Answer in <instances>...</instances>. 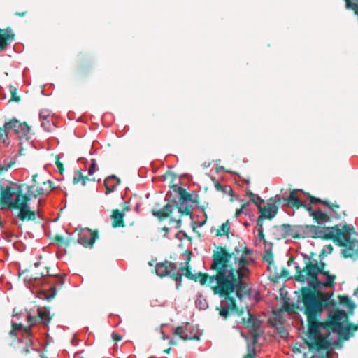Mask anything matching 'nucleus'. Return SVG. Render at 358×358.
Here are the masks:
<instances>
[{"label": "nucleus", "instance_id": "nucleus-56", "mask_svg": "<svg viewBox=\"0 0 358 358\" xmlns=\"http://www.w3.org/2000/svg\"><path fill=\"white\" fill-rule=\"evenodd\" d=\"M40 117L43 118L42 113H40Z\"/></svg>", "mask_w": 358, "mask_h": 358}, {"label": "nucleus", "instance_id": "nucleus-48", "mask_svg": "<svg viewBox=\"0 0 358 358\" xmlns=\"http://www.w3.org/2000/svg\"><path fill=\"white\" fill-rule=\"evenodd\" d=\"M48 343H49V341H48V334H46V341H45L46 345H48Z\"/></svg>", "mask_w": 358, "mask_h": 358}, {"label": "nucleus", "instance_id": "nucleus-34", "mask_svg": "<svg viewBox=\"0 0 358 358\" xmlns=\"http://www.w3.org/2000/svg\"><path fill=\"white\" fill-rule=\"evenodd\" d=\"M17 90L15 87H14V86L10 87V92L11 94L10 101H12L18 102L20 101V97L19 96H17Z\"/></svg>", "mask_w": 358, "mask_h": 358}, {"label": "nucleus", "instance_id": "nucleus-18", "mask_svg": "<svg viewBox=\"0 0 358 358\" xmlns=\"http://www.w3.org/2000/svg\"><path fill=\"white\" fill-rule=\"evenodd\" d=\"M15 40V34L10 27L0 28V52L6 50L10 43Z\"/></svg>", "mask_w": 358, "mask_h": 358}, {"label": "nucleus", "instance_id": "nucleus-53", "mask_svg": "<svg viewBox=\"0 0 358 358\" xmlns=\"http://www.w3.org/2000/svg\"><path fill=\"white\" fill-rule=\"evenodd\" d=\"M170 350H171V349H170V348H169V349H167V350H164V352H165L166 353H169V352H170Z\"/></svg>", "mask_w": 358, "mask_h": 358}, {"label": "nucleus", "instance_id": "nucleus-25", "mask_svg": "<svg viewBox=\"0 0 358 358\" xmlns=\"http://www.w3.org/2000/svg\"><path fill=\"white\" fill-rule=\"evenodd\" d=\"M88 180H90V179L87 177L83 176L82 170H78L75 172L73 178V184L81 182L82 185L85 186L87 181Z\"/></svg>", "mask_w": 358, "mask_h": 358}, {"label": "nucleus", "instance_id": "nucleus-41", "mask_svg": "<svg viewBox=\"0 0 358 358\" xmlns=\"http://www.w3.org/2000/svg\"><path fill=\"white\" fill-rule=\"evenodd\" d=\"M112 338L115 341H119L122 340V336L117 334L113 333L112 334Z\"/></svg>", "mask_w": 358, "mask_h": 358}, {"label": "nucleus", "instance_id": "nucleus-20", "mask_svg": "<svg viewBox=\"0 0 358 358\" xmlns=\"http://www.w3.org/2000/svg\"><path fill=\"white\" fill-rule=\"evenodd\" d=\"M37 177L38 174H34L32 176V185H27L23 184V188L25 187L27 189L28 195H33L34 197H36L38 195L43 194L44 193L43 188L38 187V182L36 181Z\"/></svg>", "mask_w": 358, "mask_h": 358}, {"label": "nucleus", "instance_id": "nucleus-31", "mask_svg": "<svg viewBox=\"0 0 358 358\" xmlns=\"http://www.w3.org/2000/svg\"><path fill=\"white\" fill-rule=\"evenodd\" d=\"M230 229L229 221L223 223L220 228L217 230V236H224L227 235Z\"/></svg>", "mask_w": 358, "mask_h": 358}, {"label": "nucleus", "instance_id": "nucleus-9", "mask_svg": "<svg viewBox=\"0 0 358 358\" xmlns=\"http://www.w3.org/2000/svg\"><path fill=\"white\" fill-rule=\"evenodd\" d=\"M23 316L27 320L28 325L24 326L21 322L13 320L11 322L12 329L9 333L11 336H17L16 332L20 331H22L23 334L29 336L32 325L38 322L45 323V308H38L37 315L31 316L29 314H24Z\"/></svg>", "mask_w": 358, "mask_h": 358}, {"label": "nucleus", "instance_id": "nucleus-21", "mask_svg": "<svg viewBox=\"0 0 358 358\" xmlns=\"http://www.w3.org/2000/svg\"><path fill=\"white\" fill-rule=\"evenodd\" d=\"M176 207L178 208V203L176 202H175L173 204L167 203L159 210H153L152 215L155 217H157L159 219L162 220L169 217Z\"/></svg>", "mask_w": 358, "mask_h": 358}, {"label": "nucleus", "instance_id": "nucleus-24", "mask_svg": "<svg viewBox=\"0 0 358 358\" xmlns=\"http://www.w3.org/2000/svg\"><path fill=\"white\" fill-rule=\"evenodd\" d=\"M124 213L116 209L113 211L111 218L113 220V227H117L123 226V217Z\"/></svg>", "mask_w": 358, "mask_h": 358}, {"label": "nucleus", "instance_id": "nucleus-3", "mask_svg": "<svg viewBox=\"0 0 358 358\" xmlns=\"http://www.w3.org/2000/svg\"><path fill=\"white\" fill-rule=\"evenodd\" d=\"M310 201L306 210L309 216L317 225L310 224L300 227L306 236L313 238L333 239L339 246H343L341 254L345 258L356 259L358 258V241L351 237L354 228L349 225L336 224L334 227H325L326 224L334 219L328 210L312 206Z\"/></svg>", "mask_w": 358, "mask_h": 358}, {"label": "nucleus", "instance_id": "nucleus-54", "mask_svg": "<svg viewBox=\"0 0 358 358\" xmlns=\"http://www.w3.org/2000/svg\"><path fill=\"white\" fill-rule=\"evenodd\" d=\"M357 292H358V288L356 290H355L354 294L356 295L357 294Z\"/></svg>", "mask_w": 358, "mask_h": 358}, {"label": "nucleus", "instance_id": "nucleus-45", "mask_svg": "<svg viewBox=\"0 0 358 358\" xmlns=\"http://www.w3.org/2000/svg\"><path fill=\"white\" fill-rule=\"evenodd\" d=\"M27 11L16 12V13H15V15L16 16H18V17H24V16L27 15Z\"/></svg>", "mask_w": 358, "mask_h": 358}, {"label": "nucleus", "instance_id": "nucleus-15", "mask_svg": "<svg viewBox=\"0 0 358 358\" xmlns=\"http://www.w3.org/2000/svg\"><path fill=\"white\" fill-rule=\"evenodd\" d=\"M278 205L275 197L273 202H268L263 206H259L258 210L260 215L257 220H261V221L264 222L265 219H273L278 213Z\"/></svg>", "mask_w": 358, "mask_h": 358}, {"label": "nucleus", "instance_id": "nucleus-8", "mask_svg": "<svg viewBox=\"0 0 358 358\" xmlns=\"http://www.w3.org/2000/svg\"><path fill=\"white\" fill-rule=\"evenodd\" d=\"M173 189L178 196V211L186 215L191 214L192 210L198 203V195L188 193L185 189L177 185L173 186Z\"/></svg>", "mask_w": 358, "mask_h": 358}, {"label": "nucleus", "instance_id": "nucleus-29", "mask_svg": "<svg viewBox=\"0 0 358 358\" xmlns=\"http://www.w3.org/2000/svg\"><path fill=\"white\" fill-rule=\"evenodd\" d=\"M215 187L216 190L223 192L225 194H231L232 192V188L229 185H223L219 182L215 183Z\"/></svg>", "mask_w": 358, "mask_h": 358}, {"label": "nucleus", "instance_id": "nucleus-35", "mask_svg": "<svg viewBox=\"0 0 358 358\" xmlns=\"http://www.w3.org/2000/svg\"><path fill=\"white\" fill-rule=\"evenodd\" d=\"M257 235L260 240L264 239V229H263V221H261V220H257Z\"/></svg>", "mask_w": 358, "mask_h": 358}, {"label": "nucleus", "instance_id": "nucleus-19", "mask_svg": "<svg viewBox=\"0 0 358 358\" xmlns=\"http://www.w3.org/2000/svg\"><path fill=\"white\" fill-rule=\"evenodd\" d=\"M96 238H98L96 231L85 229L79 234L78 241L85 247L92 246Z\"/></svg>", "mask_w": 358, "mask_h": 358}, {"label": "nucleus", "instance_id": "nucleus-47", "mask_svg": "<svg viewBox=\"0 0 358 358\" xmlns=\"http://www.w3.org/2000/svg\"><path fill=\"white\" fill-rule=\"evenodd\" d=\"M282 227L285 229H287V228L291 227V226L289 224H283Z\"/></svg>", "mask_w": 358, "mask_h": 358}, {"label": "nucleus", "instance_id": "nucleus-28", "mask_svg": "<svg viewBox=\"0 0 358 358\" xmlns=\"http://www.w3.org/2000/svg\"><path fill=\"white\" fill-rule=\"evenodd\" d=\"M340 303L343 304L348 310H353L355 308V304L350 300L348 296H338Z\"/></svg>", "mask_w": 358, "mask_h": 358}, {"label": "nucleus", "instance_id": "nucleus-6", "mask_svg": "<svg viewBox=\"0 0 358 358\" xmlns=\"http://www.w3.org/2000/svg\"><path fill=\"white\" fill-rule=\"evenodd\" d=\"M189 256L187 257L185 266H181L180 269L177 270V265L171 262L165 261L157 263L155 266L156 274L162 278L169 275L176 281V289H178L181 286L182 276L185 275L188 278H193V275L189 268Z\"/></svg>", "mask_w": 358, "mask_h": 358}, {"label": "nucleus", "instance_id": "nucleus-43", "mask_svg": "<svg viewBox=\"0 0 358 358\" xmlns=\"http://www.w3.org/2000/svg\"><path fill=\"white\" fill-rule=\"evenodd\" d=\"M48 185L49 192L52 191L54 189L53 183L50 180H46V185Z\"/></svg>", "mask_w": 358, "mask_h": 358}, {"label": "nucleus", "instance_id": "nucleus-5", "mask_svg": "<svg viewBox=\"0 0 358 358\" xmlns=\"http://www.w3.org/2000/svg\"><path fill=\"white\" fill-rule=\"evenodd\" d=\"M24 185L17 186L14 189L10 186L0 187V204L3 207L18 209L17 217L22 221H32L36 217L35 211L30 210L27 203L30 200L29 195L23 193Z\"/></svg>", "mask_w": 358, "mask_h": 358}, {"label": "nucleus", "instance_id": "nucleus-38", "mask_svg": "<svg viewBox=\"0 0 358 358\" xmlns=\"http://www.w3.org/2000/svg\"><path fill=\"white\" fill-rule=\"evenodd\" d=\"M249 206V203H246L242 205L241 208L236 210L235 215L236 217H239L243 212H244V208H247Z\"/></svg>", "mask_w": 358, "mask_h": 358}, {"label": "nucleus", "instance_id": "nucleus-36", "mask_svg": "<svg viewBox=\"0 0 358 358\" xmlns=\"http://www.w3.org/2000/svg\"><path fill=\"white\" fill-rule=\"evenodd\" d=\"M97 170H98V166L96 164V162L94 159H92L91 160L90 166L88 169V175L89 176L93 175Z\"/></svg>", "mask_w": 358, "mask_h": 358}, {"label": "nucleus", "instance_id": "nucleus-42", "mask_svg": "<svg viewBox=\"0 0 358 358\" xmlns=\"http://www.w3.org/2000/svg\"><path fill=\"white\" fill-rule=\"evenodd\" d=\"M332 250H333V247L331 245H327L323 249L324 252H328L329 253H331L332 252Z\"/></svg>", "mask_w": 358, "mask_h": 358}, {"label": "nucleus", "instance_id": "nucleus-10", "mask_svg": "<svg viewBox=\"0 0 358 358\" xmlns=\"http://www.w3.org/2000/svg\"><path fill=\"white\" fill-rule=\"evenodd\" d=\"M19 278H22L25 282L31 283L34 291L36 292V297L41 299H45V289H43V283L45 278L42 273L39 275L34 273L33 271L24 270L19 273Z\"/></svg>", "mask_w": 358, "mask_h": 358}, {"label": "nucleus", "instance_id": "nucleus-22", "mask_svg": "<svg viewBox=\"0 0 358 358\" xmlns=\"http://www.w3.org/2000/svg\"><path fill=\"white\" fill-rule=\"evenodd\" d=\"M120 180L115 175H111L104 180V186L106 187V194L113 192L116 187L120 185Z\"/></svg>", "mask_w": 358, "mask_h": 358}, {"label": "nucleus", "instance_id": "nucleus-49", "mask_svg": "<svg viewBox=\"0 0 358 358\" xmlns=\"http://www.w3.org/2000/svg\"><path fill=\"white\" fill-rule=\"evenodd\" d=\"M243 213L248 214V207L247 208H244V212Z\"/></svg>", "mask_w": 358, "mask_h": 358}, {"label": "nucleus", "instance_id": "nucleus-40", "mask_svg": "<svg viewBox=\"0 0 358 358\" xmlns=\"http://www.w3.org/2000/svg\"><path fill=\"white\" fill-rule=\"evenodd\" d=\"M57 166L60 172V173H62V171H64V167L62 164L59 161V159H57L56 162Z\"/></svg>", "mask_w": 358, "mask_h": 358}, {"label": "nucleus", "instance_id": "nucleus-11", "mask_svg": "<svg viewBox=\"0 0 358 358\" xmlns=\"http://www.w3.org/2000/svg\"><path fill=\"white\" fill-rule=\"evenodd\" d=\"M242 320L245 327L249 329L250 333V337H245L247 347L255 346L260 335L261 321L249 310L248 311L247 317H243Z\"/></svg>", "mask_w": 358, "mask_h": 358}, {"label": "nucleus", "instance_id": "nucleus-51", "mask_svg": "<svg viewBox=\"0 0 358 358\" xmlns=\"http://www.w3.org/2000/svg\"><path fill=\"white\" fill-rule=\"evenodd\" d=\"M172 220L177 222V224H178L177 227H179V224L180 223V220Z\"/></svg>", "mask_w": 358, "mask_h": 358}, {"label": "nucleus", "instance_id": "nucleus-57", "mask_svg": "<svg viewBox=\"0 0 358 358\" xmlns=\"http://www.w3.org/2000/svg\"><path fill=\"white\" fill-rule=\"evenodd\" d=\"M312 358H314V357H312Z\"/></svg>", "mask_w": 358, "mask_h": 358}, {"label": "nucleus", "instance_id": "nucleus-50", "mask_svg": "<svg viewBox=\"0 0 358 358\" xmlns=\"http://www.w3.org/2000/svg\"><path fill=\"white\" fill-rule=\"evenodd\" d=\"M169 343L171 344V345H175L176 342L173 339H171L170 341H169Z\"/></svg>", "mask_w": 358, "mask_h": 358}, {"label": "nucleus", "instance_id": "nucleus-13", "mask_svg": "<svg viewBox=\"0 0 358 358\" xmlns=\"http://www.w3.org/2000/svg\"><path fill=\"white\" fill-rule=\"evenodd\" d=\"M299 191V189H293L291 191L289 196L286 198L281 197L280 195H276L275 199L278 202V204H282V206H288L292 208H296L303 207L306 210V208L308 207L309 203H307L306 201H302L299 199L297 196V193Z\"/></svg>", "mask_w": 358, "mask_h": 358}, {"label": "nucleus", "instance_id": "nucleus-46", "mask_svg": "<svg viewBox=\"0 0 358 358\" xmlns=\"http://www.w3.org/2000/svg\"><path fill=\"white\" fill-rule=\"evenodd\" d=\"M41 264V263L39 262H35L34 264V267L35 268H38V266Z\"/></svg>", "mask_w": 358, "mask_h": 358}, {"label": "nucleus", "instance_id": "nucleus-32", "mask_svg": "<svg viewBox=\"0 0 358 358\" xmlns=\"http://www.w3.org/2000/svg\"><path fill=\"white\" fill-rule=\"evenodd\" d=\"M249 197H250V201L253 202L255 204V206L257 207L258 209H259V206H262V203H264V200L262 199V198L257 194H254L250 192L249 194Z\"/></svg>", "mask_w": 358, "mask_h": 358}, {"label": "nucleus", "instance_id": "nucleus-37", "mask_svg": "<svg viewBox=\"0 0 358 358\" xmlns=\"http://www.w3.org/2000/svg\"><path fill=\"white\" fill-rule=\"evenodd\" d=\"M15 162L14 161H11L9 163H8L7 164L1 165L0 166V174L2 173L3 172L7 171L8 169L11 168L15 164ZM1 186H2V183H1V181L0 180V187H1Z\"/></svg>", "mask_w": 358, "mask_h": 358}, {"label": "nucleus", "instance_id": "nucleus-17", "mask_svg": "<svg viewBox=\"0 0 358 358\" xmlns=\"http://www.w3.org/2000/svg\"><path fill=\"white\" fill-rule=\"evenodd\" d=\"M308 197L312 204H316L317 203L322 204L328 210L334 219L338 220L340 218L341 215L338 213V210L340 209L339 205L313 196H309Z\"/></svg>", "mask_w": 358, "mask_h": 358}, {"label": "nucleus", "instance_id": "nucleus-44", "mask_svg": "<svg viewBox=\"0 0 358 358\" xmlns=\"http://www.w3.org/2000/svg\"><path fill=\"white\" fill-rule=\"evenodd\" d=\"M45 318H46V326H47L48 324L49 323V322L51 320V317L50 316V312H49V310L47 308H46V316H45Z\"/></svg>", "mask_w": 358, "mask_h": 358}, {"label": "nucleus", "instance_id": "nucleus-2", "mask_svg": "<svg viewBox=\"0 0 358 358\" xmlns=\"http://www.w3.org/2000/svg\"><path fill=\"white\" fill-rule=\"evenodd\" d=\"M252 250L246 247L235 248L229 253L225 248L218 247L213 252L210 270L215 274L210 278L215 294H229L236 291L239 299L250 295V289L244 279L249 273L248 266L252 261L250 257Z\"/></svg>", "mask_w": 358, "mask_h": 358}, {"label": "nucleus", "instance_id": "nucleus-1", "mask_svg": "<svg viewBox=\"0 0 358 358\" xmlns=\"http://www.w3.org/2000/svg\"><path fill=\"white\" fill-rule=\"evenodd\" d=\"M301 302L308 322V339L310 350H327L338 344L344 327L341 322L346 313L343 310L333 309L336 303L331 299L333 292H319L315 294L308 287H303Z\"/></svg>", "mask_w": 358, "mask_h": 358}, {"label": "nucleus", "instance_id": "nucleus-26", "mask_svg": "<svg viewBox=\"0 0 358 358\" xmlns=\"http://www.w3.org/2000/svg\"><path fill=\"white\" fill-rule=\"evenodd\" d=\"M195 306L199 310H206L208 307V303L206 298L199 293L196 296Z\"/></svg>", "mask_w": 358, "mask_h": 358}, {"label": "nucleus", "instance_id": "nucleus-7", "mask_svg": "<svg viewBox=\"0 0 358 358\" xmlns=\"http://www.w3.org/2000/svg\"><path fill=\"white\" fill-rule=\"evenodd\" d=\"M30 127L26 122H20L12 118L0 127V142L8 146L10 144L9 132L13 131L15 134L26 135L29 132Z\"/></svg>", "mask_w": 358, "mask_h": 358}, {"label": "nucleus", "instance_id": "nucleus-30", "mask_svg": "<svg viewBox=\"0 0 358 358\" xmlns=\"http://www.w3.org/2000/svg\"><path fill=\"white\" fill-rule=\"evenodd\" d=\"M45 236H46V238H48L50 240H51V241L49 243V244L56 243L60 246L62 243H64V238L60 236L56 235L53 238L52 237L51 233H48L47 231H46Z\"/></svg>", "mask_w": 358, "mask_h": 358}, {"label": "nucleus", "instance_id": "nucleus-52", "mask_svg": "<svg viewBox=\"0 0 358 358\" xmlns=\"http://www.w3.org/2000/svg\"><path fill=\"white\" fill-rule=\"evenodd\" d=\"M169 338V336H166L165 335H163V339L165 340V339H168Z\"/></svg>", "mask_w": 358, "mask_h": 358}, {"label": "nucleus", "instance_id": "nucleus-27", "mask_svg": "<svg viewBox=\"0 0 358 358\" xmlns=\"http://www.w3.org/2000/svg\"><path fill=\"white\" fill-rule=\"evenodd\" d=\"M192 275L194 276L192 279H194L195 280H196L199 278V281L200 284L202 285H205L207 282H208V284L211 287L212 289H213V287L216 286L215 282L213 284L210 283V278L211 276H208L206 274L202 275L201 273L199 274L197 276L194 275L193 274H192Z\"/></svg>", "mask_w": 358, "mask_h": 358}, {"label": "nucleus", "instance_id": "nucleus-4", "mask_svg": "<svg viewBox=\"0 0 358 358\" xmlns=\"http://www.w3.org/2000/svg\"><path fill=\"white\" fill-rule=\"evenodd\" d=\"M303 267L299 265L295 266V280L299 282L307 284L314 289L317 294L324 288H334L336 286V275L331 274L329 271L325 270V264L312 259L308 255L302 254Z\"/></svg>", "mask_w": 358, "mask_h": 358}, {"label": "nucleus", "instance_id": "nucleus-23", "mask_svg": "<svg viewBox=\"0 0 358 358\" xmlns=\"http://www.w3.org/2000/svg\"><path fill=\"white\" fill-rule=\"evenodd\" d=\"M266 261L268 262V269L271 273H273V276L275 278H280L288 277L289 272L286 269L281 268L280 272L277 271V267L274 264L273 260L271 257L267 258Z\"/></svg>", "mask_w": 358, "mask_h": 358}, {"label": "nucleus", "instance_id": "nucleus-14", "mask_svg": "<svg viewBox=\"0 0 358 358\" xmlns=\"http://www.w3.org/2000/svg\"><path fill=\"white\" fill-rule=\"evenodd\" d=\"M173 334L182 340H199L200 334L189 323L182 324L174 329Z\"/></svg>", "mask_w": 358, "mask_h": 358}, {"label": "nucleus", "instance_id": "nucleus-55", "mask_svg": "<svg viewBox=\"0 0 358 358\" xmlns=\"http://www.w3.org/2000/svg\"><path fill=\"white\" fill-rule=\"evenodd\" d=\"M40 356L41 358H45V356L43 355V354H41Z\"/></svg>", "mask_w": 358, "mask_h": 358}, {"label": "nucleus", "instance_id": "nucleus-12", "mask_svg": "<svg viewBox=\"0 0 358 358\" xmlns=\"http://www.w3.org/2000/svg\"><path fill=\"white\" fill-rule=\"evenodd\" d=\"M64 278L57 275H50L48 268H46V285L49 286L48 290L46 289L47 301H49L55 297L57 294V290L59 289L64 285Z\"/></svg>", "mask_w": 358, "mask_h": 358}, {"label": "nucleus", "instance_id": "nucleus-39", "mask_svg": "<svg viewBox=\"0 0 358 358\" xmlns=\"http://www.w3.org/2000/svg\"><path fill=\"white\" fill-rule=\"evenodd\" d=\"M24 314H27L26 313H18L17 312H15V310H14V313L13 315V318H15V321H20V319H19L20 317H24Z\"/></svg>", "mask_w": 358, "mask_h": 358}, {"label": "nucleus", "instance_id": "nucleus-33", "mask_svg": "<svg viewBox=\"0 0 358 358\" xmlns=\"http://www.w3.org/2000/svg\"><path fill=\"white\" fill-rule=\"evenodd\" d=\"M243 358H257V350L255 346L247 347V354Z\"/></svg>", "mask_w": 358, "mask_h": 358}, {"label": "nucleus", "instance_id": "nucleus-16", "mask_svg": "<svg viewBox=\"0 0 358 358\" xmlns=\"http://www.w3.org/2000/svg\"><path fill=\"white\" fill-rule=\"evenodd\" d=\"M220 296H224V299L220 301V307L217 309L219 310L220 315L226 319L234 311L236 303L234 298L230 297L229 294Z\"/></svg>", "mask_w": 358, "mask_h": 358}]
</instances>
